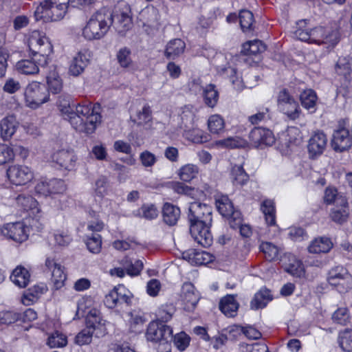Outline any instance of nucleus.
<instances>
[{
    "label": "nucleus",
    "mask_w": 352,
    "mask_h": 352,
    "mask_svg": "<svg viewBox=\"0 0 352 352\" xmlns=\"http://www.w3.org/2000/svg\"><path fill=\"white\" fill-rule=\"evenodd\" d=\"M236 298V295L227 294L220 300L219 310L228 318H234L237 316L239 303Z\"/></svg>",
    "instance_id": "412c9836"
},
{
    "label": "nucleus",
    "mask_w": 352,
    "mask_h": 352,
    "mask_svg": "<svg viewBox=\"0 0 352 352\" xmlns=\"http://www.w3.org/2000/svg\"><path fill=\"white\" fill-rule=\"evenodd\" d=\"M89 214L91 217H94L95 219L89 221L87 228V230L91 231L94 233L102 232L104 228V223L102 220L99 219V215L93 210L89 211Z\"/></svg>",
    "instance_id": "e2e57ef3"
},
{
    "label": "nucleus",
    "mask_w": 352,
    "mask_h": 352,
    "mask_svg": "<svg viewBox=\"0 0 352 352\" xmlns=\"http://www.w3.org/2000/svg\"><path fill=\"white\" fill-rule=\"evenodd\" d=\"M217 145L226 148H238L246 146L248 142L239 137H229L220 140L217 142Z\"/></svg>",
    "instance_id": "3c124183"
},
{
    "label": "nucleus",
    "mask_w": 352,
    "mask_h": 352,
    "mask_svg": "<svg viewBox=\"0 0 352 352\" xmlns=\"http://www.w3.org/2000/svg\"><path fill=\"white\" fill-rule=\"evenodd\" d=\"M327 281L340 294H346L352 289V275L342 265L331 268L327 273Z\"/></svg>",
    "instance_id": "6e6552de"
},
{
    "label": "nucleus",
    "mask_w": 352,
    "mask_h": 352,
    "mask_svg": "<svg viewBox=\"0 0 352 352\" xmlns=\"http://www.w3.org/2000/svg\"><path fill=\"white\" fill-rule=\"evenodd\" d=\"M327 145V135L321 130L314 131L307 144V152L309 157L311 160H316L324 152Z\"/></svg>",
    "instance_id": "ddd939ff"
},
{
    "label": "nucleus",
    "mask_w": 352,
    "mask_h": 352,
    "mask_svg": "<svg viewBox=\"0 0 352 352\" xmlns=\"http://www.w3.org/2000/svg\"><path fill=\"white\" fill-rule=\"evenodd\" d=\"M30 59H22L16 62V70L24 75L38 74L39 67H45L53 53V45L45 33L33 31L27 41Z\"/></svg>",
    "instance_id": "f03ea898"
},
{
    "label": "nucleus",
    "mask_w": 352,
    "mask_h": 352,
    "mask_svg": "<svg viewBox=\"0 0 352 352\" xmlns=\"http://www.w3.org/2000/svg\"><path fill=\"white\" fill-rule=\"evenodd\" d=\"M108 23H86L82 29V35L87 40L100 39L109 30Z\"/></svg>",
    "instance_id": "b1692460"
},
{
    "label": "nucleus",
    "mask_w": 352,
    "mask_h": 352,
    "mask_svg": "<svg viewBox=\"0 0 352 352\" xmlns=\"http://www.w3.org/2000/svg\"><path fill=\"white\" fill-rule=\"evenodd\" d=\"M85 244L90 252L98 254L102 250V236L98 233H93L91 236H87Z\"/></svg>",
    "instance_id": "864d4df0"
},
{
    "label": "nucleus",
    "mask_w": 352,
    "mask_h": 352,
    "mask_svg": "<svg viewBox=\"0 0 352 352\" xmlns=\"http://www.w3.org/2000/svg\"><path fill=\"white\" fill-rule=\"evenodd\" d=\"M310 30L311 43L318 45L328 43L332 47L340 42L343 34L340 23H329L328 25H319Z\"/></svg>",
    "instance_id": "39448f33"
},
{
    "label": "nucleus",
    "mask_w": 352,
    "mask_h": 352,
    "mask_svg": "<svg viewBox=\"0 0 352 352\" xmlns=\"http://www.w3.org/2000/svg\"><path fill=\"white\" fill-rule=\"evenodd\" d=\"M56 106L63 119L69 121L79 133L91 135L101 122V104L99 102L83 101L78 103L74 111L70 105L69 96L61 95L58 96Z\"/></svg>",
    "instance_id": "f257e3e1"
},
{
    "label": "nucleus",
    "mask_w": 352,
    "mask_h": 352,
    "mask_svg": "<svg viewBox=\"0 0 352 352\" xmlns=\"http://www.w3.org/2000/svg\"><path fill=\"white\" fill-rule=\"evenodd\" d=\"M183 258L193 265H205L212 263L214 256L206 251L190 249L183 253Z\"/></svg>",
    "instance_id": "a211bd4d"
},
{
    "label": "nucleus",
    "mask_w": 352,
    "mask_h": 352,
    "mask_svg": "<svg viewBox=\"0 0 352 352\" xmlns=\"http://www.w3.org/2000/svg\"><path fill=\"white\" fill-rule=\"evenodd\" d=\"M90 58L91 54L88 50L78 52L70 63L69 67V74L74 76L81 74L89 64Z\"/></svg>",
    "instance_id": "f3484780"
},
{
    "label": "nucleus",
    "mask_w": 352,
    "mask_h": 352,
    "mask_svg": "<svg viewBox=\"0 0 352 352\" xmlns=\"http://www.w3.org/2000/svg\"><path fill=\"white\" fill-rule=\"evenodd\" d=\"M51 272L55 287L57 289L61 288L67 279V274L64 272V267L59 264Z\"/></svg>",
    "instance_id": "052dcab7"
},
{
    "label": "nucleus",
    "mask_w": 352,
    "mask_h": 352,
    "mask_svg": "<svg viewBox=\"0 0 352 352\" xmlns=\"http://www.w3.org/2000/svg\"><path fill=\"white\" fill-rule=\"evenodd\" d=\"M6 173L10 182L16 186L25 185L34 177V174L30 168L23 165L10 166Z\"/></svg>",
    "instance_id": "4468645a"
},
{
    "label": "nucleus",
    "mask_w": 352,
    "mask_h": 352,
    "mask_svg": "<svg viewBox=\"0 0 352 352\" xmlns=\"http://www.w3.org/2000/svg\"><path fill=\"white\" fill-rule=\"evenodd\" d=\"M77 157L73 151L61 149L52 155V160L59 168L67 170L74 169Z\"/></svg>",
    "instance_id": "dca6fc26"
},
{
    "label": "nucleus",
    "mask_w": 352,
    "mask_h": 352,
    "mask_svg": "<svg viewBox=\"0 0 352 352\" xmlns=\"http://www.w3.org/2000/svg\"><path fill=\"white\" fill-rule=\"evenodd\" d=\"M201 96L204 103L209 108H214L219 99V93L214 84H208L202 88Z\"/></svg>",
    "instance_id": "c9c22d12"
},
{
    "label": "nucleus",
    "mask_w": 352,
    "mask_h": 352,
    "mask_svg": "<svg viewBox=\"0 0 352 352\" xmlns=\"http://www.w3.org/2000/svg\"><path fill=\"white\" fill-rule=\"evenodd\" d=\"M349 216V204L346 199H342L331 209L329 217L332 221L338 225H342L347 221Z\"/></svg>",
    "instance_id": "4be33fe9"
},
{
    "label": "nucleus",
    "mask_w": 352,
    "mask_h": 352,
    "mask_svg": "<svg viewBox=\"0 0 352 352\" xmlns=\"http://www.w3.org/2000/svg\"><path fill=\"white\" fill-rule=\"evenodd\" d=\"M132 297L131 293L124 286L118 285L105 295L104 304L109 309H113L123 304L129 306L131 305Z\"/></svg>",
    "instance_id": "9d476101"
},
{
    "label": "nucleus",
    "mask_w": 352,
    "mask_h": 352,
    "mask_svg": "<svg viewBox=\"0 0 352 352\" xmlns=\"http://www.w3.org/2000/svg\"><path fill=\"white\" fill-rule=\"evenodd\" d=\"M248 140L253 148L260 149L271 146L276 142L273 131L262 126H254L249 133Z\"/></svg>",
    "instance_id": "1a4fd4ad"
},
{
    "label": "nucleus",
    "mask_w": 352,
    "mask_h": 352,
    "mask_svg": "<svg viewBox=\"0 0 352 352\" xmlns=\"http://www.w3.org/2000/svg\"><path fill=\"white\" fill-rule=\"evenodd\" d=\"M333 322L337 324L345 325L349 321L350 316L348 308L340 307L337 309L332 316Z\"/></svg>",
    "instance_id": "69168bd1"
},
{
    "label": "nucleus",
    "mask_w": 352,
    "mask_h": 352,
    "mask_svg": "<svg viewBox=\"0 0 352 352\" xmlns=\"http://www.w3.org/2000/svg\"><path fill=\"white\" fill-rule=\"evenodd\" d=\"M133 20L130 6L125 2H120L112 11V22H131Z\"/></svg>",
    "instance_id": "473e14b6"
},
{
    "label": "nucleus",
    "mask_w": 352,
    "mask_h": 352,
    "mask_svg": "<svg viewBox=\"0 0 352 352\" xmlns=\"http://www.w3.org/2000/svg\"><path fill=\"white\" fill-rule=\"evenodd\" d=\"M14 153L12 147L0 144V164H6L14 160Z\"/></svg>",
    "instance_id": "338daca9"
},
{
    "label": "nucleus",
    "mask_w": 352,
    "mask_h": 352,
    "mask_svg": "<svg viewBox=\"0 0 352 352\" xmlns=\"http://www.w3.org/2000/svg\"><path fill=\"white\" fill-rule=\"evenodd\" d=\"M186 49V43L181 38L170 40L164 49V55L168 60H175L181 56Z\"/></svg>",
    "instance_id": "393cba45"
},
{
    "label": "nucleus",
    "mask_w": 352,
    "mask_h": 352,
    "mask_svg": "<svg viewBox=\"0 0 352 352\" xmlns=\"http://www.w3.org/2000/svg\"><path fill=\"white\" fill-rule=\"evenodd\" d=\"M23 221L26 224L29 234L30 231L33 232L34 234V232H40L44 228L43 214L41 209H38V212L26 214Z\"/></svg>",
    "instance_id": "c756f323"
},
{
    "label": "nucleus",
    "mask_w": 352,
    "mask_h": 352,
    "mask_svg": "<svg viewBox=\"0 0 352 352\" xmlns=\"http://www.w3.org/2000/svg\"><path fill=\"white\" fill-rule=\"evenodd\" d=\"M243 218L242 213L240 215V220H230L229 225L234 230L239 229L241 236L243 238H250L252 234V228L248 224H243Z\"/></svg>",
    "instance_id": "6e6d98bb"
},
{
    "label": "nucleus",
    "mask_w": 352,
    "mask_h": 352,
    "mask_svg": "<svg viewBox=\"0 0 352 352\" xmlns=\"http://www.w3.org/2000/svg\"><path fill=\"white\" fill-rule=\"evenodd\" d=\"M112 22V11L107 8H102L96 11L90 18L89 22Z\"/></svg>",
    "instance_id": "0e129e2a"
},
{
    "label": "nucleus",
    "mask_w": 352,
    "mask_h": 352,
    "mask_svg": "<svg viewBox=\"0 0 352 352\" xmlns=\"http://www.w3.org/2000/svg\"><path fill=\"white\" fill-rule=\"evenodd\" d=\"M47 291V287L45 283L36 284L24 291L21 302L26 306L32 305Z\"/></svg>",
    "instance_id": "a878e982"
},
{
    "label": "nucleus",
    "mask_w": 352,
    "mask_h": 352,
    "mask_svg": "<svg viewBox=\"0 0 352 352\" xmlns=\"http://www.w3.org/2000/svg\"><path fill=\"white\" fill-rule=\"evenodd\" d=\"M215 205L218 212L230 223V220H240L241 211L236 210L233 203L228 195H221L215 199Z\"/></svg>",
    "instance_id": "2eb2a0df"
},
{
    "label": "nucleus",
    "mask_w": 352,
    "mask_h": 352,
    "mask_svg": "<svg viewBox=\"0 0 352 352\" xmlns=\"http://www.w3.org/2000/svg\"><path fill=\"white\" fill-rule=\"evenodd\" d=\"M281 111L291 120L298 119L301 113L300 106L296 100L295 105L293 104H288L285 107H282Z\"/></svg>",
    "instance_id": "774afa93"
},
{
    "label": "nucleus",
    "mask_w": 352,
    "mask_h": 352,
    "mask_svg": "<svg viewBox=\"0 0 352 352\" xmlns=\"http://www.w3.org/2000/svg\"><path fill=\"white\" fill-rule=\"evenodd\" d=\"M10 278L15 285L25 288L30 283V273L25 267L20 265L13 270Z\"/></svg>",
    "instance_id": "2f4dec72"
},
{
    "label": "nucleus",
    "mask_w": 352,
    "mask_h": 352,
    "mask_svg": "<svg viewBox=\"0 0 352 352\" xmlns=\"http://www.w3.org/2000/svg\"><path fill=\"white\" fill-rule=\"evenodd\" d=\"M232 182L235 186H243L250 179L249 175L245 172L242 165H235L232 167L230 173Z\"/></svg>",
    "instance_id": "79ce46f5"
},
{
    "label": "nucleus",
    "mask_w": 352,
    "mask_h": 352,
    "mask_svg": "<svg viewBox=\"0 0 352 352\" xmlns=\"http://www.w3.org/2000/svg\"><path fill=\"white\" fill-rule=\"evenodd\" d=\"M259 250L263 253L265 259L268 261H274L278 258L279 249L271 242H262L259 245Z\"/></svg>",
    "instance_id": "de8ad7c7"
},
{
    "label": "nucleus",
    "mask_w": 352,
    "mask_h": 352,
    "mask_svg": "<svg viewBox=\"0 0 352 352\" xmlns=\"http://www.w3.org/2000/svg\"><path fill=\"white\" fill-rule=\"evenodd\" d=\"M261 209L264 214L265 221L268 226H273L276 225V207L273 200H264L261 206Z\"/></svg>",
    "instance_id": "37998d69"
},
{
    "label": "nucleus",
    "mask_w": 352,
    "mask_h": 352,
    "mask_svg": "<svg viewBox=\"0 0 352 352\" xmlns=\"http://www.w3.org/2000/svg\"><path fill=\"white\" fill-rule=\"evenodd\" d=\"M16 203L20 210L27 213V214L38 212V209H40L38 202L31 195H18Z\"/></svg>",
    "instance_id": "f704fd0d"
},
{
    "label": "nucleus",
    "mask_w": 352,
    "mask_h": 352,
    "mask_svg": "<svg viewBox=\"0 0 352 352\" xmlns=\"http://www.w3.org/2000/svg\"><path fill=\"white\" fill-rule=\"evenodd\" d=\"M333 247L330 237L326 236L314 238L308 246V251L312 254L328 253Z\"/></svg>",
    "instance_id": "bb28decb"
},
{
    "label": "nucleus",
    "mask_w": 352,
    "mask_h": 352,
    "mask_svg": "<svg viewBox=\"0 0 352 352\" xmlns=\"http://www.w3.org/2000/svg\"><path fill=\"white\" fill-rule=\"evenodd\" d=\"M47 88L49 94H58L61 92L63 88V82L57 71V66L52 65L48 67L46 73Z\"/></svg>",
    "instance_id": "6ab92c4d"
},
{
    "label": "nucleus",
    "mask_w": 352,
    "mask_h": 352,
    "mask_svg": "<svg viewBox=\"0 0 352 352\" xmlns=\"http://www.w3.org/2000/svg\"><path fill=\"white\" fill-rule=\"evenodd\" d=\"M51 0H45L41 3L34 12L36 21L42 20L43 22H51L52 15L50 12Z\"/></svg>",
    "instance_id": "8fccbe9b"
},
{
    "label": "nucleus",
    "mask_w": 352,
    "mask_h": 352,
    "mask_svg": "<svg viewBox=\"0 0 352 352\" xmlns=\"http://www.w3.org/2000/svg\"><path fill=\"white\" fill-rule=\"evenodd\" d=\"M50 94L46 85L38 81H32L25 87L24 98L26 105L36 109L50 100Z\"/></svg>",
    "instance_id": "0eeeda50"
},
{
    "label": "nucleus",
    "mask_w": 352,
    "mask_h": 352,
    "mask_svg": "<svg viewBox=\"0 0 352 352\" xmlns=\"http://www.w3.org/2000/svg\"><path fill=\"white\" fill-rule=\"evenodd\" d=\"M183 300L187 305L195 307L199 302V297L195 285L190 282H185L182 287Z\"/></svg>",
    "instance_id": "ea45409f"
},
{
    "label": "nucleus",
    "mask_w": 352,
    "mask_h": 352,
    "mask_svg": "<svg viewBox=\"0 0 352 352\" xmlns=\"http://www.w3.org/2000/svg\"><path fill=\"white\" fill-rule=\"evenodd\" d=\"M175 346L181 351H183L188 348L190 342V337L184 331H181L174 336L173 339Z\"/></svg>",
    "instance_id": "680f3d73"
},
{
    "label": "nucleus",
    "mask_w": 352,
    "mask_h": 352,
    "mask_svg": "<svg viewBox=\"0 0 352 352\" xmlns=\"http://www.w3.org/2000/svg\"><path fill=\"white\" fill-rule=\"evenodd\" d=\"M19 122L14 115H9L3 118L0 122V135L6 141L12 138L19 127Z\"/></svg>",
    "instance_id": "5701e85b"
},
{
    "label": "nucleus",
    "mask_w": 352,
    "mask_h": 352,
    "mask_svg": "<svg viewBox=\"0 0 352 352\" xmlns=\"http://www.w3.org/2000/svg\"><path fill=\"white\" fill-rule=\"evenodd\" d=\"M208 127L212 133L219 134L225 129L224 119L220 115H212L208 120Z\"/></svg>",
    "instance_id": "603ef678"
},
{
    "label": "nucleus",
    "mask_w": 352,
    "mask_h": 352,
    "mask_svg": "<svg viewBox=\"0 0 352 352\" xmlns=\"http://www.w3.org/2000/svg\"><path fill=\"white\" fill-rule=\"evenodd\" d=\"M184 136L186 140L195 144H204L210 140V135L199 128L185 130Z\"/></svg>",
    "instance_id": "a19ab883"
},
{
    "label": "nucleus",
    "mask_w": 352,
    "mask_h": 352,
    "mask_svg": "<svg viewBox=\"0 0 352 352\" xmlns=\"http://www.w3.org/2000/svg\"><path fill=\"white\" fill-rule=\"evenodd\" d=\"M266 49L265 45L258 39L249 41L242 45L241 53L252 58L263 52Z\"/></svg>",
    "instance_id": "58836bf2"
},
{
    "label": "nucleus",
    "mask_w": 352,
    "mask_h": 352,
    "mask_svg": "<svg viewBox=\"0 0 352 352\" xmlns=\"http://www.w3.org/2000/svg\"><path fill=\"white\" fill-rule=\"evenodd\" d=\"M86 327L82 329L75 337L74 342L79 346L89 344L94 335L97 338L102 337L106 333L105 320L100 312L91 309L85 318Z\"/></svg>",
    "instance_id": "20e7f679"
},
{
    "label": "nucleus",
    "mask_w": 352,
    "mask_h": 352,
    "mask_svg": "<svg viewBox=\"0 0 352 352\" xmlns=\"http://www.w3.org/2000/svg\"><path fill=\"white\" fill-rule=\"evenodd\" d=\"M172 189L179 195H185L194 199H197L199 192L198 188L187 186L180 182H173L172 183Z\"/></svg>",
    "instance_id": "a18cd8bd"
},
{
    "label": "nucleus",
    "mask_w": 352,
    "mask_h": 352,
    "mask_svg": "<svg viewBox=\"0 0 352 352\" xmlns=\"http://www.w3.org/2000/svg\"><path fill=\"white\" fill-rule=\"evenodd\" d=\"M338 343L344 352H352V329L346 328L338 333Z\"/></svg>",
    "instance_id": "c03bdc74"
},
{
    "label": "nucleus",
    "mask_w": 352,
    "mask_h": 352,
    "mask_svg": "<svg viewBox=\"0 0 352 352\" xmlns=\"http://www.w3.org/2000/svg\"><path fill=\"white\" fill-rule=\"evenodd\" d=\"M271 118L270 109L262 107L255 114L249 116L248 121L253 125H257L262 122H266Z\"/></svg>",
    "instance_id": "4d7b16f0"
},
{
    "label": "nucleus",
    "mask_w": 352,
    "mask_h": 352,
    "mask_svg": "<svg viewBox=\"0 0 352 352\" xmlns=\"http://www.w3.org/2000/svg\"><path fill=\"white\" fill-rule=\"evenodd\" d=\"M147 340L159 342L164 340L173 339V329L166 324L152 320L149 322L146 332Z\"/></svg>",
    "instance_id": "9b49d317"
},
{
    "label": "nucleus",
    "mask_w": 352,
    "mask_h": 352,
    "mask_svg": "<svg viewBox=\"0 0 352 352\" xmlns=\"http://www.w3.org/2000/svg\"><path fill=\"white\" fill-rule=\"evenodd\" d=\"M349 126V118H342L338 121L337 127L333 132L331 140V145L334 151L342 153L352 147V133Z\"/></svg>",
    "instance_id": "423d86ee"
},
{
    "label": "nucleus",
    "mask_w": 352,
    "mask_h": 352,
    "mask_svg": "<svg viewBox=\"0 0 352 352\" xmlns=\"http://www.w3.org/2000/svg\"><path fill=\"white\" fill-rule=\"evenodd\" d=\"M162 212L163 221L168 226H175L181 214L180 208L169 202L164 204Z\"/></svg>",
    "instance_id": "7c9ffc66"
},
{
    "label": "nucleus",
    "mask_w": 352,
    "mask_h": 352,
    "mask_svg": "<svg viewBox=\"0 0 352 352\" xmlns=\"http://www.w3.org/2000/svg\"><path fill=\"white\" fill-rule=\"evenodd\" d=\"M190 233L195 241L204 248L213 243L210 231L212 222V208L210 205L199 201L190 204L188 212Z\"/></svg>",
    "instance_id": "7ed1b4c3"
},
{
    "label": "nucleus",
    "mask_w": 352,
    "mask_h": 352,
    "mask_svg": "<svg viewBox=\"0 0 352 352\" xmlns=\"http://www.w3.org/2000/svg\"><path fill=\"white\" fill-rule=\"evenodd\" d=\"M69 3V0H51V22H56L64 18L68 9Z\"/></svg>",
    "instance_id": "e433bc0d"
},
{
    "label": "nucleus",
    "mask_w": 352,
    "mask_h": 352,
    "mask_svg": "<svg viewBox=\"0 0 352 352\" xmlns=\"http://www.w3.org/2000/svg\"><path fill=\"white\" fill-rule=\"evenodd\" d=\"M54 239L56 246L66 247L72 241V237L67 230H56L54 233Z\"/></svg>",
    "instance_id": "13d9d810"
},
{
    "label": "nucleus",
    "mask_w": 352,
    "mask_h": 352,
    "mask_svg": "<svg viewBox=\"0 0 352 352\" xmlns=\"http://www.w3.org/2000/svg\"><path fill=\"white\" fill-rule=\"evenodd\" d=\"M272 291L265 286L261 287L254 295L250 302L252 310H259L265 308L273 300Z\"/></svg>",
    "instance_id": "aec40b11"
},
{
    "label": "nucleus",
    "mask_w": 352,
    "mask_h": 352,
    "mask_svg": "<svg viewBox=\"0 0 352 352\" xmlns=\"http://www.w3.org/2000/svg\"><path fill=\"white\" fill-rule=\"evenodd\" d=\"M131 55V50L127 47H123L118 51L116 58L121 67L128 68L132 65L133 60Z\"/></svg>",
    "instance_id": "5fc2aeb1"
},
{
    "label": "nucleus",
    "mask_w": 352,
    "mask_h": 352,
    "mask_svg": "<svg viewBox=\"0 0 352 352\" xmlns=\"http://www.w3.org/2000/svg\"><path fill=\"white\" fill-rule=\"evenodd\" d=\"M120 263L126 270V274L131 277L139 276L144 268L142 260L136 259L133 261L129 256H124Z\"/></svg>",
    "instance_id": "72a5a7b5"
},
{
    "label": "nucleus",
    "mask_w": 352,
    "mask_h": 352,
    "mask_svg": "<svg viewBox=\"0 0 352 352\" xmlns=\"http://www.w3.org/2000/svg\"><path fill=\"white\" fill-rule=\"evenodd\" d=\"M287 272L290 274L294 277L301 278L305 276V270L304 265L300 260L294 259L293 262L290 263L286 268Z\"/></svg>",
    "instance_id": "bf43d9fd"
},
{
    "label": "nucleus",
    "mask_w": 352,
    "mask_h": 352,
    "mask_svg": "<svg viewBox=\"0 0 352 352\" xmlns=\"http://www.w3.org/2000/svg\"><path fill=\"white\" fill-rule=\"evenodd\" d=\"M1 232L8 239L19 243L25 241L29 236L26 224L23 221L4 224L1 228Z\"/></svg>",
    "instance_id": "f8f14e48"
},
{
    "label": "nucleus",
    "mask_w": 352,
    "mask_h": 352,
    "mask_svg": "<svg viewBox=\"0 0 352 352\" xmlns=\"http://www.w3.org/2000/svg\"><path fill=\"white\" fill-rule=\"evenodd\" d=\"M67 342V336L56 330L49 335L46 344L50 348H63Z\"/></svg>",
    "instance_id": "09e8293b"
},
{
    "label": "nucleus",
    "mask_w": 352,
    "mask_h": 352,
    "mask_svg": "<svg viewBox=\"0 0 352 352\" xmlns=\"http://www.w3.org/2000/svg\"><path fill=\"white\" fill-rule=\"evenodd\" d=\"M177 310L176 305L173 302L161 304L155 310L154 320L166 324L173 318Z\"/></svg>",
    "instance_id": "cd10ccee"
},
{
    "label": "nucleus",
    "mask_w": 352,
    "mask_h": 352,
    "mask_svg": "<svg viewBox=\"0 0 352 352\" xmlns=\"http://www.w3.org/2000/svg\"><path fill=\"white\" fill-rule=\"evenodd\" d=\"M199 173L197 166L192 164H188L182 166L179 169L178 175L179 179L184 182H190L196 178Z\"/></svg>",
    "instance_id": "49530a36"
},
{
    "label": "nucleus",
    "mask_w": 352,
    "mask_h": 352,
    "mask_svg": "<svg viewBox=\"0 0 352 352\" xmlns=\"http://www.w3.org/2000/svg\"><path fill=\"white\" fill-rule=\"evenodd\" d=\"M335 72L346 80L351 78L352 73V59L349 56H340L334 67Z\"/></svg>",
    "instance_id": "4c0bfd02"
},
{
    "label": "nucleus",
    "mask_w": 352,
    "mask_h": 352,
    "mask_svg": "<svg viewBox=\"0 0 352 352\" xmlns=\"http://www.w3.org/2000/svg\"><path fill=\"white\" fill-rule=\"evenodd\" d=\"M299 100L302 107L313 113L317 110L318 95L313 89H305L300 92Z\"/></svg>",
    "instance_id": "c85d7f7f"
}]
</instances>
